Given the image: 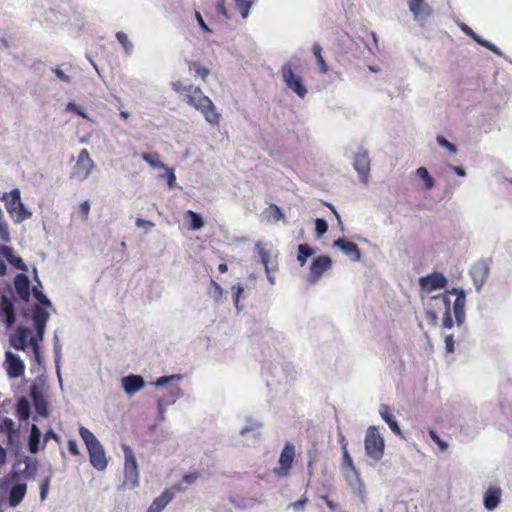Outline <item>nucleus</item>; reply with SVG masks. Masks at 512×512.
<instances>
[{"mask_svg": "<svg viewBox=\"0 0 512 512\" xmlns=\"http://www.w3.org/2000/svg\"><path fill=\"white\" fill-rule=\"evenodd\" d=\"M456 296V299L453 302V313L455 316L457 326H461L464 324L466 315H465V304H466V296L465 292L462 289L454 288L452 291L445 292L443 294L434 296L431 298L433 302V307L443 311V313H447L451 311L452 305V296Z\"/></svg>", "mask_w": 512, "mask_h": 512, "instance_id": "1", "label": "nucleus"}, {"mask_svg": "<svg viewBox=\"0 0 512 512\" xmlns=\"http://www.w3.org/2000/svg\"><path fill=\"white\" fill-rule=\"evenodd\" d=\"M79 434L87 447L91 465L99 471L106 469L105 452L96 436L85 427H80Z\"/></svg>", "mask_w": 512, "mask_h": 512, "instance_id": "2", "label": "nucleus"}, {"mask_svg": "<svg viewBox=\"0 0 512 512\" xmlns=\"http://www.w3.org/2000/svg\"><path fill=\"white\" fill-rule=\"evenodd\" d=\"M186 99L190 105L201 111L210 124L217 122L218 115L214 110V105L212 101L202 93L200 88L193 87L190 93L187 94Z\"/></svg>", "mask_w": 512, "mask_h": 512, "instance_id": "3", "label": "nucleus"}, {"mask_svg": "<svg viewBox=\"0 0 512 512\" xmlns=\"http://www.w3.org/2000/svg\"><path fill=\"white\" fill-rule=\"evenodd\" d=\"M50 318V313L41 306H35L32 311V322L36 330V336L30 338V345L33 349L34 354L39 352V343L43 341L45 328Z\"/></svg>", "mask_w": 512, "mask_h": 512, "instance_id": "4", "label": "nucleus"}, {"mask_svg": "<svg viewBox=\"0 0 512 512\" xmlns=\"http://www.w3.org/2000/svg\"><path fill=\"white\" fill-rule=\"evenodd\" d=\"M124 452V482L123 486L128 489H133L139 485V472L136 458L132 449L128 445H123Z\"/></svg>", "mask_w": 512, "mask_h": 512, "instance_id": "5", "label": "nucleus"}, {"mask_svg": "<svg viewBox=\"0 0 512 512\" xmlns=\"http://www.w3.org/2000/svg\"><path fill=\"white\" fill-rule=\"evenodd\" d=\"M364 445L366 454L373 460L379 461L383 457L385 444L376 426L368 427Z\"/></svg>", "mask_w": 512, "mask_h": 512, "instance_id": "6", "label": "nucleus"}, {"mask_svg": "<svg viewBox=\"0 0 512 512\" xmlns=\"http://www.w3.org/2000/svg\"><path fill=\"white\" fill-rule=\"evenodd\" d=\"M95 168L94 161L90 158L86 149H82L77 157L76 163L72 168L70 178L78 182L85 181L92 170Z\"/></svg>", "mask_w": 512, "mask_h": 512, "instance_id": "7", "label": "nucleus"}, {"mask_svg": "<svg viewBox=\"0 0 512 512\" xmlns=\"http://www.w3.org/2000/svg\"><path fill=\"white\" fill-rule=\"evenodd\" d=\"M282 79L286 86L293 91L299 98L303 99L308 93L307 88L303 84L302 78L293 70V65L286 62L281 69Z\"/></svg>", "mask_w": 512, "mask_h": 512, "instance_id": "8", "label": "nucleus"}, {"mask_svg": "<svg viewBox=\"0 0 512 512\" xmlns=\"http://www.w3.org/2000/svg\"><path fill=\"white\" fill-rule=\"evenodd\" d=\"M353 167L358 173L360 181L363 184H367L370 173V158L368 151L363 147L358 148V152L353 159Z\"/></svg>", "mask_w": 512, "mask_h": 512, "instance_id": "9", "label": "nucleus"}, {"mask_svg": "<svg viewBox=\"0 0 512 512\" xmlns=\"http://www.w3.org/2000/svg\"><path fill=\"white\" fill-rule=\"evenodd\" d=\"M332 267V259L329 256L323 255L315 258L310 266V271L307 281L310 284H315L321 278L325 271Z\"/></svg>", "mask_w": 512, "mask_h": 512, "instance_id": "10", "label": "nucleus"}, {"mask_svg": "<svg viewBox=\"0 0 512 512\" xmlns=\"http://www.w3.org/2000/svg\"><path fill=\"white\" fill-rule=\"evenodd\" d=\"M44 390V386L40 387L37 383H34L30 388V396L37 414L46 418L48 416V405L47 395Z\"/></svg>", "mask_w": 512, "mask_h": 512, "instance_id": "11", "label": "nucleus"}, {"mask_svg": "<svg viewBox=\"0 0 512 512\" xmlns=\"http://www.w3.org/2000/svg\"><path fill=\"white\" fill-rule=\"evenodd\" d=\"M263 427L262 422L252 416L244 418V423L239 429V434L246 440H256L261 435V429Z\"/></svg>", "mask_w": 512, "mask_h": 512, "instance_id": "12", "label": "nucleus"}, {"mask_svg": "<svg viewBox=\"0 0 512 512\" xmlns=\"http://www.w3.org/2000/svg\"><path fill=\"white\" fill-rule=\"evenodd\" d=\"M490 267L484 260L477 261L470 270V275L473 279V284L477 292H480L483 285L485 284Z\"/></svg>", "mask_w": 512, "mask_h": 512, "instance_id": "13", "label": "nucleus"}, {"mask_svg": "<svg viewBox=\"0 0 512 512\" xmlns=\"http://www.w3.org/2000/svg\"><path fill=\"white\" fill-rule=\"evenodd\" d=\"M295 456V447L291 443H287L283 448L279 458V468L274 469V473L279 477H285L288 474Z\"/></svg>", "mask_w": 512, "mask_h": 512, "instance_id": "14", "label": "nucleus"}, {"mask_svg": "<svg viewBox=\"0 0 512 512\" xmlns=\"http://www.w3.org/2000/svg\"><path fill=\"white\" fill-rule=\"evenodd\" d=\"M407 4L417 22H424L432 15V8L425 0H407Z\"/></svg>", "mask_w": 512, "mask_h": 512, "instance_id": "15", "label": "nucleus"}, {"mask_svg": "<svg viewBox=\"0 0 512 512\" xmlns=\"http://www.w3.org/2000/svg\"><path fill=\"white\" fill-rule=\"evenodd\" d=\"M181 483L173 486L171 489L165 490L159 497L154 499L146 512H161L175 496L176 491L182 490Z\"/></svg>", "mask_w": 512, "mask_h": 512, "instance_id": "16", "label": "nucleus"}, {"mask_svg": "<svg viewBox=\"0 0 512 512\" xmlns=\"http://www.w3.org/2000/svg\"><path fill=\"white\" fill-rule=\"evenodd\" d=\"M6 364H7V375L10 378H18L23 375L25 370V365L19 356L12 353L11 351H7L5 354Z\"/></svg>", "mask_w": 512, "mask_h": 512, "instance_id": "17", "label": "nucleus"}, {"mask_svg": "<svg viewBox=\"0 0 512 512\" xmlns=\"http://www.w3.org/2000/svg\"><path fill=\"white\" fill-rule=\"evenodd\" d=\"M419 282L423 290L427 292H432L443 288L446 285L447 280L442 274L434 273L426 277L420 278Z\"/></svg>", "mask_w": 512, "mask_h": 512, "instance_id": "18", "label": "nucleus"}, {"mask_svg": "<svg viewBox=\"0 0 512 512\" xmlns=\"http://www.w3.org/2000/svg\"><path fill=\"white\" fill-rule=\"evenodd\" d=\"M0 318L7 327H11L15 322L13 303L5 295H3L0 300Z\"/></svg>", "mask_w": 512, "mask_h": 512, "instance_id": "19", "label": "nucleus"}, {"mask_svg": "<svg viewBox=\"0 0 512 512\" xmlns=\"http://www.w3.org/2000/svg\"><path fill=\"white\" fill-rule=\"evenodd\" d=\"M333 246L340 249L345 255L350 256L353 261H359L361 259L359 248L351 241L339 238L334 241Z\"/></svg>", "mask_w": 512, "mask_h": 512, "instance_id": "20", "label": "nucleus"}, {"mask_svg": "<svg viewBox=\"0 0 512 512\" xmlns=\"http://www.w3.org/2000/svg\"><path fill=\"white\" fill-rule=\"evenodd\" d=\"M121 382L124 391L128 395L135 394L136 392L140 391L145 385L144 379L139 375H129L123 377Z\"/></svg>", "mask_w": 512, "mask_h": 512, "instance_id": "21", "label": "nucleus"}, {"mask_svg": "<svg viewBox=\"0 0 512 512\" xmlns=\"http://www.w3.org/2000/svg\"><path fill=\"white\" fill-rule=\"evenodd\" d=\"M460 28L461 30L467 35L469 36L470 38H472L476 43H478L479 45L487 48L488 50L492 51L493 53L499 55V56H502L503 53L501 52V50L496 46L494 45L493 43L483 39L482 37H480L478 34H476L468 25L466 24H461L460 25Z\"/></svg>", "mask_w": 512, "mask_h": 512, "instance_id": "22", "label": "nucleus"}, {"mask_svg": "<svg viewBox=\"0 0 512 512\" xmlns=\"http://www.w3.org/2000/svg\"><path fill=\"white\" fill-rule=\"evenodd\" d=\"M31 331L27 327H18L15 333L10 337V345L16 350H25L27 346V338Z\"/></svg>", "mask_w": 512, "mask_h": 512, "instance_id": "23", "label": "nucleus"}, {"mask_svg": "<svg viewBox=\"0 0 512 512\" xmlns=\"http://www.w3.org/2000/svg\"><path fill=\"white\" fill-rule=\"evenodd\" d=\"M14 286L19 297L24 301H29L30 280L25 274H18L15 277Z\"/></svg>", "mask_w": 512, "mask_h": 512, "instance_id": "24", "label": "nucleus"}, {"mask_svg": "<svg viewBox=\"0 0 512 512\" xmlns=\"http://www.w3.org/2000/svg\"><path fill=\"white\" fill-rule=\"evenodd\" d=\"M0 255L3 256L10 264L21 271H26L27 266L21 257L15 256L13 249L9 246H0Z\"/></svg>", "mask_w": 512, "mask_h": 512, "instance_id": "25", "label": "nucleus"}, {"mask_svg": "<svg viewBox=\"0 0 512 512\" xmlns=\"http://www.w3.org/2000/svg\"><path fill=\"white\" fill-rule=\"evenodd\" d=\"M501 499V489L499 487H490L484 494L483 504L487 510H494Z\"/></svg>", "mask_w": 512, "mask_h": 512, "instance_id": "26", "label": "nucleus"}, {"mask_svg": "<svg viewBox=\"0 0 512 512\" xmlns=\"http://www.w3.org/2000/svg\"><path fill=\"white\" fill-rule=\"evenodd\" d=\"M379 414L396 435L402 436V430L400 429V426L398 425L397 421L391 414L390 407L388 405L381 404L379 407Z\"/></svg>", "mask_w": 512, "mask_h": 512, "instance_id": "27", "label": "nucleus"}, {"mask_svg": "<svg viewBox=\"0 0 512 512\" xmlns=\"http://www.w3.org/2000/svg\"><path fill=\"white\" fill-rule=\"evenodd\" d=\"M27 492V485L24 483H19L14 485L9 493V504L12 507L18 506L21 501L24 499Z\"/></svg>", "mask_w": 512, "mask_h": 512, "instance_id": "28", "label": "nucleus"}, {"mask_svg": "<svg viewBox=\"0 0 512 512\" xmlns=\"http://www.w3.org/2000/svg\"><path fill=\"white\" fill-rule=\"evenodd\" d=\"M33 273H34V280L37 282L38 286H35L33 287V295L35 297V299L42 305L46 306V307H51L52 306V303L51 301L47 298V296L45 294H43V292L41 291V288H42V284H41V281L38 277V273H37V269L34 268L33 269Z\"/></svg>", "mask_w": 512, "mask_h": 512, "instance_id": "29", "label": "nucleus"}, {"mask_svg": "<svg viewBox=\"0 0 512 512\" xmlns=\"http://www.w3.org/2000/svg\"><path fill=\"white\" fill-rule=\"evenodd\" d=\"M41 438V431L40 429L33 424L31 426V433L29 437V450L31 453L35 454L39 451V443Z\"/></svg>", "mask_w": 512, "mask_h": 512, "instance_id": "30", "label": "nucleus"}, {"mask_svg": "<svg viewBox=\"0 0 512 512\" xmlns=\"http://www.w3.org/2000/svg\"><path fill=\"white\" fill-rule=\"evenodd\" d=\"M31 216L32 212H30L22 202L17 204L16 210L11 214V217L15 223H21L29 219Z\"/></svg>", "mask_w": 512, "mask_h": 512, "instance_id": "31", "label": "nucleus"}, {"mask_svg": "<svg viewBox=\"0 0 512 512\" xmlns=\"http://www.w3.org/2000/svg\"><path fill=\"white\" fill-rule=\"evenodd\" d=\"M139 156L153 169H166V165L160 161L159 155L157 153H143Z\"/></svg>", "mask_w": 512, "mask_h": 512, "instance_id": "32", "label": "nucleus"}, {"mask_svg": "<svg viewBox=\"0 0 512 512\" xmlns=\"http://www.w3.org/2000/svg\"><path fill=\"white\" fill-rule=\"evenodd\" d=\"M20 190L18 188L13 189L9 194V199L6 202V209L11 215L16 210L17 204L21 203Z\"/></svg>", "mask_w": 512, "mask_h": 512, "instance_id": "33", "label": "nucleus"}, {"mask_svg": "<svg viewBox=\"0 0 512 512\" xmlns=\"http://www.w3.org/2000/svg\"><path fill=\"white\" fill-rule=\"evenodd\" d=\"M16 411L22 420H27L30 416V404L24 397L20 398L17 402Z\"/></svg>", "mask_w": 512, "mask_h": 512, "instance_id": "34", "label": "nucleus"}, {"mask_svg": "<svg viewBox=\"0 0 512 512\" xmlns=\"http://www.w3.org/2000/svg\"><path fill=\"white\" fill-rule=\"evenodd\" d=\"M235 8L241 14L242 19H247L250 13V9L253 5V1L250 0H233Z\"/></svg>", "mask_w": 512, "mask_h": 512, "instance_id": "35", "label": "nucleus"}, {"mask_svg": "<svg viewBox=\"0 0 512 512\" xmlns=\"http://www.w3.org/2000/svg\"><path fill=\"white\" fill-rule=\"evenodd\" d=\"M0 430L7 433L9 441L13 434H16L15 423L12 419L4 417L0 419Z\"/></svg>", "mask_w": 512, "mask_h": 512, "instance_id": "36", "label": "nucleus"}, {"mask_svg": "<svg viewBox=\"0 0 512 512\" xmlns=\"http://www.w3.org/2000/svg\"><path fill=\"white\" fill-rule=\"evenodd\" d=\"M312 52L317 60V63L320 67V70L322 73H326L327 70H328V66L324 60V58L322 57V47L319 43H314L313 46H312Z\"/></svg>", "mask_w": 512, "mask_h": 512, "instance_id": "37", "label": "nucleus"}, {"mask_svg": "<svg viewBox=\"0 0 512 512\" xmlns=\"http://www.w3.org/2000/svg\"><path fill=\"white\" fill-rule=\"evenodd\" d=\"M415 174L424 181L426 189L430 190L434 187L435 182L425 167L416 169Z\"/></svg>", "mask_w": 512, "mask_h": 512, "instance_id": "38", "label": "nucleus"}, {"mask_svg": "<svg viewBox=\"0 0 512 512\" xmlns=\"http://www.w3.org/2000/svg\"><path fill=\"white\" fill-rule=\"evenodd\" d=\"M314 253V250L310 248L308 245L300 244L298 246L297 260L300 262L301 266H303L306 263L307 258L312 256Z\"/></svg>", "mask_w": 512, "mask_h": 512, "instance_id": "39", "label": "nucleus"}, {"mask_svg": "<svg viewBox=\"0 0 512 512\" xmlns=\"http://www.w3.org/2000/svg\"><path fill=\"white\" fill-rule=\"evenodd\" d=\"M189 71L194 73L195 76H199L203 80H205L209 75V70L197 62H189Z\"/></svg>", "mask_w": 512, "mask_h": 512, "instance_id": "40", "label": "nucleus"}, {"mask_svg": "<svg viewBox=\"0 0 512 512\" xmlns=\"http://www.w3.org/2000/svg\"><path fill=\"white\" fill-rule=\"evenodd\" d=\"M186 214L191 219V230H199L204 226V221L199 214L192 210H188Z\"/></svg>", "mask_w": 512, "mask_h": 512, "instance_id": "41", "label": "nucleus"}, {"mask_svg": "<svg viewBox=\"0 0 512 512\" xmlns=\"http://www.w3.org/2000/svg\"><path fill=\"white\" fill-rule=\"evenodd\" d=\"M116 38L121 43L125 53L130 55L133 51V44L129 41L128 36L120 31L116 33Z\"/></svg>", "mask_w": 512, "mask_h": 512, "instance_id": "42", "label": "nucleus"}, {"mask_svg": "<svg viewBox=\"0 0 512 512\" xmlns=\"http://www.w3.org/2000/svg\"><path fill=\"white\" fill-rule=\"evenodd\" d=\"M164 174L159 175L160 178H167V185L170 189H173L177 186L176 176L174 174V170L170 169L166 166V169H163Z\"/></svg>", "mask_w": 512, "mask_h": 512, "instance_id": "43", "label": "nucleus"}, {"mask_svg": "<svg viewBox=\"0 0 512 512\" xmlns=\"http://www.w3.org/2000/svg\"><path fill=\"white\" fill-rule=\"evenodd\" d=\"M328 230V224L324 219L315 220V237L320 239Z\"/></svg>", "mask_w": 512, "mask_h": 512, "instance_id": "44", "label": "nucleus"}, {"mask_svg": "<svg viewBox=\"0 0 512 512\" xmlns=\"http://www.w3.org/2000/svg\"><path fill=\"white\" fill-rule=\"evenodd\" d=\"M181 379H182V375L181 374H174V375H170V376H162V377L158 378L153 383V385L155 387H163V386H165L166 384L170 383L173 380H181Z\"/></svg>", "mask_w": 512, "mask_h": 512, "instance_id": "45", "label": "nucleus"}, {"mask_svg": "<svg viewBox=\"0 0 512 512\" xmlns=\"http://www.w3.org/2000/svg\"><path fill=\"white\" fill-rule=\"evenodd\" d=\"M171 85L174 91L181 93L185 97H187V94H189L194 87L193 85H184L181 81L172 82Z\"/></svg>", "mask_w": 512, "mask_h": 512, "instance_id": "46", "label": "nucleus"}, {"mask_svg": "<svg viewBox=\"0 0 512 512\" xmlns=\"http://www.w3.org/2000/svg\"><path fill=\"white\" fill-rule=\"evenodd\" d=\"M255 248L259 253L262 264L264 265L265 268H268L269 267V257H270L269 252L263 248V246L260 242L256 243Z\"/></svg>", "mask_w": 512, "mask_h": 512, "instance_id": "47", "label": "nucleus"}, {"mask_svg": "<svg viewBox=\"0 0 512 512\" xmlns=\"http://www.w3.org/2000/svg\"><path fill=\"white\" fill-rule=\"evenodd\" d=\"M0 239L5 243H9L11 241L8 224L6 221L2 220L1 218H0Z\"/></svg>", "mask_w": 512, "mask_h": 512, "instance_id": "48", "label": "nucleus"}, {"mask_svg": "<svg viewBox=\"0 0 512 512\" xmlns=\"http://www.w3.org/2000/svg\"><path fill=\"white\" fill-rule=\"evenodd\" d=\"M343 472H344L345 478L350 482V484L353 485L359 481V476H358L355 466L350 467L348 469L346 468V470H343Z\"/></svg>", "mask_w": 512, "mask_h": 512, "instance_id": "49", "label": "nucleus"}, {"mask_svg": "<svg viewBox=\"0 0 512 512\" xmlns=\"http://www.w3.org/2000/svg\"><path fill=\"white\" fill-rule=\"evenodd\" d=\"M231 290H232V293H233V296H234L235 307H236V309L238 311H240L241 307L239 306V298H240V295L243 293L244 288H243V286L238 284V285L232 286Z\"/></svg>", "mask_w": 512, "mask_h": 512, "instance_id": "50", "label": "nucleus"}, {"mask_svg": "<svg viewBox=\"0 0 512 512\" xmlns=\"http://www.w3.org/2000/svg\"><path fill=\"white\" fill-rule=\"evenodd\" d=\"M437 143L441 147L446 148L451 154H456L457 153L456 146L451 144L450 142H448L447 139L444 138L443 136H437Z\"/></svg>", "mask_w": 512, "mask_h": 512, "instance_id": "51", "label": "nucleus"}, {"mask_svg": "<svg viewBox=\"0 0 512 512\" xmlns=\"http://www.w3.org/2000/svg\"><path fill=\"white\" fill-rule=\"evenodd\" d=\"M431 439L438 445L441 451H445L448 448V443L443 441L434 430L429 431Z\"/></svg>", "mask_w": 512, "mask_h": 512, "instance_id": "52", "label": "nucleus"}, {"mask_svg": "<svg viewBox=\"0 0 512 512\" xmlns=\"http://www.w3.org/2000/svg\"><path fill=\"white\" fill-rule=\"evenodd\" d=\"M135 224L138 228L144 229L146 233H148L155 226L152 221L141 218H137Z\"/></svg>", "mask_w": 512, "mask_h": 512, "instance_id": "53", "label": "nucleus"}, {"mask_svg": "<svg viewBox=\"0 0 512 512\" xmlns=\"http://www.w3.org/2000/svg\"><path fill=\"white\" fill-rule=\"evenodd\" d=\"M216 11L218 14L222 15L225 19H227V20L231 19V16L228 13V10L225 5V0H219L216 3Z\"/></svg>", "mask_w": 512, "mask_h": 512, "instance_id": "54", "label": "nucleus"}, {"mask_svg": "<svg viewBox=\"0 0 512 512\" xmlns=\"http://www.w3.org/2000/svg\"><path fill=\"white\" fill-rule=\"evenodd\" d=\"M343 450H344V454H343V470H346V468H350V467H354V463H353V460L350 456V454L348 453L347 449H346V445H343Z\"/></svg>", "mask_w": 512, "mask_h": 512, "instance_id": "55", "label": "nucleus"}, {"mask_svg": "<svg viewBox=\"0 0 512 512\" xmlns=\"http://www.w3.org/2000/svg\"><path fill=\"white\" fill-rule=\"evenodd\" d=\"M49 485H50V476L45 478L44 481L42 482L41 486H40V499L41 500H45L46 499L47 494H48V490H49Z\"/></svg>", "mask_w": 512, "mask_h": 512, "instance_id": "56", "label": "nucleus"}, {"mask_svg": "<svg viewBox=\"0 0 512 512\" xmlns=\"http://www.w3.org/2000/svg\"><path fill=\"white\" fill-rule=\"evenodd\" d=\"M271 218L274 222H278L284 218V214L277 205L271 206Z\"/></svg>", "mask_w": 512, "mask_h": 512, "instance_id": "57", "label": "nucleus"}, {"mask_svg": "<svg viewBox=\"0 0 512 512\" xmlns=\"http://www.w3.org/2000/svg\"><path fill=\"white\" fill-rule=\"evenodd\" d=\"M53 72L55 73L56 77L60 81L65 82V83H70L71 82L70 76H68L62 69L55 68V69H53Z\"/></svg>", "mask_w": 512, "mask_h": 512, "instance_id": "58", "label": "nucleus"}, {"mask_svg": "<svg viewBox=\"0 0 512 512\" xmlns=\"http://www.w3.org/2000/svg\"><path fill=\"white\" fill-rule=\"evenodd\" d=\"M445 342V349L447 353H453L454 352V337L453 335L449 334L446 335L444 338Z\"/></svg>", "mask_w": 512, "mask_h": 512, "instance_id": "59", "label": "nucleus"}, {"mask_svg": "<svg viewBox=\"0 0 512 512\" xmlns=\"http://www.w3.org/2000/svg\"><path fill=\"white\" fill-rule=\"evenodd\" d=\"M53 351H54L55 364L61 363V358H62V345H61V343H54L53 344Z\"/></svg>", "mask_w": 512, "mask_h": 512, "instance_id": "60", "label": "nucleus"}, {"mask_svg": "<svg viewBox=\"0 0 512 512\" xmlns=\"http://www.w3.org/2000/svg\"><path fill=\"white\" fill-rule=\"evenodd\" d=\"M195 18H196V21L197 23L199 24V26L205 31V32H208V33H211L212 30L207 26V24L205 23L202 15L199 13V12H196L195 13Z\"/></svg>", "mask_w": 512, "mask_h": 512, "instance_id": "61", "label": "nucleus"}, {"mask_svg": "<svg viewBox=\"0 0 512 512\" xmlns=\"http://www.w3.org/2000/svg\"><path fill=\"white\" fill-rule=\"evenodd\" d=\"M443 314H444L443 322H442L443 327H445L447 329H451L453 327V319L451 317V311L447 312V313H443Z\"/></svg>", "mask_w": 512, "mask_h": 512, "instance_id": "62", "label": "nucleus"}, {"mask_svg": "<svg viewBox=\"0 0 512 512\" xmlns=\"http://www.w3.org/2000/svg\"><path fill=\"white\" fill-rule=\"evenodd\" d=\"M198 477L199 475L197 473L186 474L183 477V482L186 483L187 485H191L196 482Z\"/></svg>", "mask_w": 512, "mask_h": 512, "instance_id": "63", "label": "nucleus"}, {"mask_svg": "<svg viewBox=\"0 0 512 512\" xmlns=\"http://www.w3.org/2000/svg\"><path fill=\"white\" fill-rule=\"evenodd\" d=\"M426 317L429 320L430 324H432V325H436L437 324L438 315H437V313L435 311L427 310L426 311Z\"/></svg>", "mask_w": 512, "mask_h": 512, "instance_id": "64", "label": "nucleus"}]
</instances>
